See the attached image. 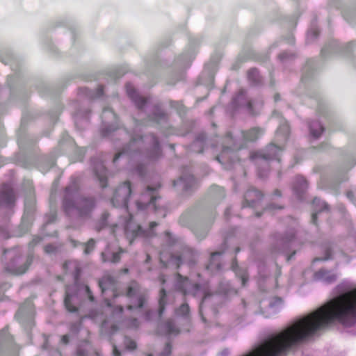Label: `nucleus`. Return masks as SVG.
Returning <instances> with one entry per match:
<instances>
[{"mask_svg":"<svg viewBox=\"0 0 356 356\" xmlns=\"http://www.w3.org/2000/svg\"><path fill=\"white\" fill-rule=\"evenodd\" d=\"M325 327V304L272 334L243 356H280L293 344Z\"/></svg>","mask_w":356,"mask_h":356,"instance_id":"obj_1","label":"nucleus"},{"mask_svg":"<svg viewBox=\"0 0 356 356\" xmlns=\"http://www.w3.org/2000/svg\"><path fill=\"white\" fill-rule=\"evenodd\" d=\"M131 192L130 183L126 181L116 189L111 200L114 207H124L123 215L120 217L115 227L116 228H121L123 230L130 243L133 242L136 237L140 236L145 237L151 236L152 235V229L157 225L155 222H152L149 225L150 229L145 231L143 230L140 226L133 220L134 214L127 207V202Z\"/></svg>","mask_w":356,"mask_h":356,"instance_id":"obj_2","label":"nucleus"},{"mask_svg":"<svg viewBox=\"0 0 356 356\" xmlns=\"http://www.w3.org/2000/svg\"><path fill=\"white\" fill-rule=\"evenodd\" d=\"M95 207V202L92 198L78 197L74 201L66 198L64 208L69 216H87Z\"/></svg>","mask_w":356,"mask_h":356,"instance_id":"obj_3","label":"nucleus"},{"mask_svg":"<svg viewBox=\"0 0 356 356\" xmlns=\"http://www.w3.org/2000/svg\"><path fill=\"white\" fill-rule=\"evenodd\" d=\"M147 296L145 289L141 288L136 282H131L127 290V296L130 301L128 309H141L146 302Z\"/></svg>","mask_w":356,"mask_h":356,"instance_id":"obj_4","label":"nucleus"},{"mask_svg":"<svg viewBox=\"0 0 356 356\" xmlns=\"http://www.w3.org/2000/svg\"><path fill=\"white\" fill-rule=\"evenodd\" d=\"M99 287L105 297V301L108 307H111L112 303L108 300V297L112 296L113 298L118 296L117 284L115 280L111 275H105L99 282Z\"/></svg>","mask_w":356,"mask_h":356,"instance_id":"obj_5","label":"nucleus"},{"mask_svg":"<svg viewBox=\"0 0 356 356\" xmlns=\"http://www.w3.org/2000/svg\"><path fill=\"white\" fill-rule=\"evenodd\" d=\"M176 288L184 294H191L194 296L204 294L198 284H192L188 278L183 277L179 274L177 275Z\"/></svg>","mask_w":356,"mask_h":356,"instance_id":"obj_6","label":"nucleus"},{"mask_svg":"<svg viewBox=\"0 0 356 356\" xmlns=\"http://www.w3.org/2000/svg\"><path fill=\"white\" fill-rule=\"evenodd\" d=\"M282 149L274 145L268 146L264 150L254 153L252 156V159L255 160L257 164H259V161L266 163L267 161L276 159L279 160V156Z\"/></svg>","mask_w":356,"mask_h":356,"instance_id":"obj_7","label":"nucleus"},{"mask_svg":"<svg viewBox=\"0 0 356 356\" xmlns=\"http://www.w3.org/2000/svg\"><path fill=\"white\" fill-rule=\"evenodd\" d=\"M155 189L148 187L146 192L142 195L141 200L136 203V207L138 211L143 210L147 205L152 207L155 211L157 207L155 203L156 196L155 195Z\"/></svg>","mask_w":356,"mask_h":356,"instance_id":"obj_8","label":"nucleus"},{"mask_svg":"<svg viewBox=\"0 0 356 356\" xmlns=\"http://www.w3.org/2000/svg\"><path fill=\"white\" fill-rule=\"evenodd\" d=\"M225 143H229L232 140L231 136L227 135L225 139ZM240 147L236 144L233 145V147H230L229 144H222V152L220 155L216 157V159L221 163L225 164L230 158V154L233 151L239 149Z\"/></svg>","mask_w":356,"mask_h":356,"instance_id":"obj_9","label":"nucleus"},{"mask_svg":"<svg viewBox=\"0 0 356 356\" xmlns=\"http://www.w3.org/2000/svg\"><path fill=\"white\" fill-rule=\"evenodd\" d=\"M102 119L105 126V130L104 131L105 135L116 129V127L113 124L117 122L116 115L111 109L106 108L103 111Z\"/></svg>","mask_w":356,"mask_h":356,"instance_id":"obj_10","label":"nucleus"},{"mask_svg":"<svg viewBox=\"0 0 356 356\" xmlns=\"http://www.w3.org/2000/svg\"><path fill=\"white\" fill-rule=\"evenodd\" d=\"M126 90L129 97L133 100V102L139 108H142L143 106L147 103V100L138 95L132 84L127 83L126 86Z\"/></svg>","mask_w":356,"mask_h":356,"instance_id":"obj_11","label":"nucleus"},{"mask_svg":"<svg viewBox=\"0 0 356 356\" xmlns=\"http://www.w3.org/2000/svg\"><path fill=\"white\" fill-rule=\"evenodd\" d=\"M337 278V274L325 269L319 270L314 274V279L316 280L322 281L327 284H330L335 282Z\"/></svg>","mask_w":356,"mask_h":356,"instance_id":"obj_12","label":"nucleus"},{"mask_svg":"<svg viewBox=\"0 0 356 356\" xmlns=\"http://www.w3.org/2000/svg\"><path fill=\"white\" fill-rule=\"evenodd\" d=\"M20 263L18 259L15 260L13 264L8 267V270L16 275L24 273L31 264V259H27L22 265Z\"/></svg>","mask_w":356,"mask_h":356,"instance_id":"obj_13","label":"nucleus"},{"mask_svg":"<svg viewBox=\"0 0 356 356\" xmlns=\"http://www.w3.org/2000/svg\"><path fill=\"white\" fill-rule=\"evenodd\" d=\"M261 192L254 188L248 190L244 196L245 203L249 207H254L256 201L261 200Z\"/></svg>","mask_w":356,"mask_h":356,"instance_id":"obj_14","label":"nucleus"},{"mask_svg":"<svg viewBox=\"0 0 356 356\" xmlns=\"http://www.w3.org/2000/svg\"><path fill=\"white\" fill-rule=\"evenodd\" d=\"M94 171L96 177L99 181L101 186L105 187L106 186L107 178L104 165L101 162L94 163Z\"/></svg>","mask_w":356,"mask_h":356,"instance_id":"obj_15","label":"nucleus"},{"mask_svg":"<svg viewBox=\"0 0 356 356\" xmlns=\"http://www.w3.org/2000/svg\"><path fill=\"white\" fill-rule=\"evenodd\" d=\"M194 182V177L191 175H187L175 181L174 185L175 186H180L184 191H188L193 186Z\"/></svg>","mask_w":356,"mask_h":356,"instance_id":"obj_16","label":"nucleus"},{"mask_svg":"<svg viewBox=\"0 0 356 356\" xmlns=\"http://www.w3.org/2000/svg\"><path fill=\"white\" fill-rule=\"evenodd\" d=\"M1 201L8 205H11L15 201V195L9 186H5L1 191Z\"/></svg>","mask_w":356,"mask_h":356,"instance_id":"obj_17","label":"nucleus"},{"mask_svg":"<svg viewBox=\"0 0 356 356\" xmlns=\"http://www.w3.org/2000/svg\"><path fill=\"white\" fill-rule=\"evenodd\" d=\"M220 254L221 253L219 252H215L211 254L209 264L207 266L208 270L213 273L220 270V264L219 261Z\"/></svg>","mask_w":356,"mask_h":356,"instance_id":"obj_18","label":"nucleus"},{"mask_svg":"<svg viewBox=\"0 0 356 356\" xmlns=\"http://www.w3.org/2000/svg\"><path fill=\"white\" fill-rule=\"evenodd\" d=\"M63 268L72 273L74 276V279L76 280L80 273V265L76 261H68L63 265Z\"/></svg>","mask_w":356,"mask_h":356,"instance_id":"obj_19","label":"nucleus"},{"mask_svg":"<svg viewBox=\"0 0 356 356\" xmlns=\"http://www.w3.org/2000/svg\"><path fill=\"white\" fill-rule=\"evenodd\" d=\"M263 133L264 131L261 129L255 127L246 132H243V137L246 141H254L260 137Z\"/></svg>","mask_w":356,"mask_h":356,"instance_id":"obj_20","label":"nucleus"},{"mask_svg":"<svg viewBox=\"0 0 356 356\" xmlns=\"http://www.w3.org/2000/svg\"><path fill=\"white\" fill-rule=\"evenodd\" d=\"M234 102L236 105L243 106L246 104L250 111L252 108V103L251 101L247 100L245 97V92L243 90H240L239 93L234 98Z\"/></svg>","mask_w":356,"mask_h":356,"instance_id":"obj_21","label":"nucleus"},{"mask_svg":"<svg viewBox=\"0 0 356 356\" xmlns=\"http://www.w3.org/2000/svg\"><path fill=\"white\" fill-rule=\"evenodd\" d=\"M324 129L318 121H314L309 124L310 135L314 138H318L323 133Z\"/></svg>","mask_w":356,"mask_h":356,"instance_id":"obj_22","label":"nucleus"},{"mask_svg":"<svg viewBox=\"0 0 356 356\" xmlns=\"http://www.w3.org/2000/svg\"><path fill=\"white\" fill-rule=\"evenodd\" d=\"M313 204L315 207L316 211L312 214V221L314 224H316V216L318 212L327 209V205L325 202L321 201L318 198H314L313 200Z\"/></svg>","mask_w":356,"mask_h":356,"instance_id":"obj_23","label":"nucleus"},{"mask_svg":"<svg viewBox=\"0 0 356 356\" xmlns=\"http://www.w3.org/2000/svg\"><path fill=\"white\" fill-rule=\"evenodd\" d=\"M74 296L70 293V289L67 288L66 289V296L65 298V305L66 309L71 312H74L77 310L76 307L74 305Z\"/></svg>","mask_w":356,"mask_h":356,"instance_id":"obj_24","label":"nucleus"},{"mask_svg":"<svg viewBox=\"0 0 356 356\" xmlns=\"http://www.w3.org/2000/svg\"><path fill=\"white\" fill-rule=\"evenodd\" d=\"M124 252V250L122 249H120V250L117 252H113L112 254H106L102 253V257L103 261H110L112 263H118L120 260V256L121 254Z\"/></svg>","mask_w":356,"mask_h":356,"instance_id":"obj_25","label":"nucleus"},{"mask_svg":"<svg viewBox=\"0 0 356 356\" xmlns=\"http://www.w3.org/2000/svg\"><path fill=\"white\" fill-rule=\"evenodd\" d=\"M159 315L161 316L164 310L165 305L166 304L165 298H166V293L164 289H161L159 294Z\"/></svg>","mask_w":356,"mask_h":356,"instance_id":"obj_26","label":"nucleus"},{"mask_svg":"<svg viewBox=\"0 0 356 356\" xmlns=\"http://www.w3.org/2000/svg\"><path fill=\"white\" fill-rule=\"evenodd\" d=\"M282 306V300L280 298H275L269 304L270 309L273 313L279 310Z\"/></svg>","mask_w":356,"mask_h":356,"instance_id":"obj_27","label":"nucleus"},{"mask_svg":"<svg viewBox=\"0 0 356 356\" xmlns=\"http://www.w3.org/2000/svg\"><path fill=\"white\" fill-rule=\"evenodd\" d=\"M248 79L254 83H258L260 81L259 72L256 69H251L248 73Z\"/></svg>","mask_w":356,"mask_h":356,"instance_id":"obj_28","label":"nucleus"},{"mask_svg":"<svg viewBox=\"0 0 356 356\" xmlns=\"http://www.w3.org/2000/svg\"><path fill=\"white\" fill-rule=\"evenodd\" d=\"M165 326L166 332L168 334L178 333V330L172 321H168V322H166Z\"/></svg>","mask_w":356,"mask_h":356,"instance_id":"obj_29","label":"nucleus"},{"mask_svg":"<svg viewBox=\"0 0 356 356\" xmlns=\"http://www.w3.org/2000/svg\"><path fill=\"white\" fill-rule=\"evenodd\" d=\"M189 312V307L187 304H183L181 307L176 311V313L179 316H186Z\"/></svg>","mask_w":356,"mask_h":356,"instance_id":"obj_30","label":"nucleus"},{"mask_svg":"<svg viewBox=\"0 0 356 356\" xmlns=\"http://www.w3.org/2000/svg\"><path fill=\"white\" fill-rule=\"evenodd\" d=\"M95 247V241L93 239H90L88 243L86 244L84 252L86 254H89Z\"/></svg>","mask_w":356,"mask_h":356,"instance_id":"obj_31","label":"nucleus"},{"mask_svg":"<svg viewBox=\"0 0 356 356\" xmlns=\"http://www.w3.org/2000/svg\"><path fill=\"white\" fill-rule=\"evenodd\" d=\"M297 180L298 181V183L300 184V186H296L295 188H296V191H298V190H303L306 188L307 186V181L306 180L300 177H298L297 178Z\"/></svg>","mask_w":356,"mask_h":356,"instance_id":"obj_32","label":"nucleus"},{"mask_svg":"<svg viewBox=\"0 0 356 356\" xmlns=\"http://www.w3.org/2000/svg\"><path fill=\"white\" fill-rule=\"evenodd\" d=\"M152 140L153 142L152 148L155 152V154L157 155L159 153V147L157 139L154 136H152Z\"/></svg>","mask_w":356,"mask_h":356,"instance_id":"obj_33","label":"nucleus"},{"mask_svg":"<svg viewBox=\"0 0 356 356\" xmlns=\"http://www.w3.org/2000/svg\"><path fill=\"white\" fill-rule=\"evenodd\" d=\"M125 345L127 348L129 350H134L136 347V342L129 339H126Z\"/></svg>","mask_w":356,"mask_h":356,"instance_id":"obj_34","label":"nucleus"},{"mask_svg":"<svg viewBox=\"0 0 356 356\" xmlns=\"http://www.w3.org/2000/svg\"><path fill=\"white\" fill-rule=\"evenodd\" d=\"M281 130H284V134H283L282 138H283V140H286V137H287V135H288V132H289L288 127H287L286 125H284V126H283L282 127H281V128L277 131V138L280 136V131H281Z\"/></svg>","mask_w":356,"mask_h":356,"instance_id":"obj_35","label":"nucleus"},{"mask_svg":"<svg viewBox=\"0 0 356 356\" xmlns=\"http://www.w3.org/2000/svg\"><path fill=\"white\" fill-rule=\"evenodd\" d=\"M82 289L84 291V292L86 293V294L88 296V297L89 300H90V301H93V300H94V297H93V296L92 295L91 291H90V290L89 287H88V286L85 285V286H82Z\"/></svg>","mask_w":356,"mask_h":356,"instance_id":"obj_36","label":"nucleus"},{"mask_svg":"<svg viewBox=\"0 0 356 356\" xmlns=\"http://www.w3.org/2000/svg\"><path fill=\"white\" fill-rule=\"evenodd\" d=\"M236 275L238 276H240L241 280V282H242V285L245 286V282L247 280L246 273L243 272V273H240L238 272H236Z\"/></svg>","mask_w":356,"mask_h":356,"instance_id":"obj_37","label":"nucleus"},{"mask_svg":"<svg viewBox=\"0 0 356 356\" xmlns=\"http://www.w3.org/2000/svg\"><path fill=\"white\" fill-rule=\"evenodd\" d=\"M44 250L47 253H51V252H53L55 250V248H54V247L53 245H48L45 246Z\"/></svg>","mask_w":356,"mask_h":356,"instance_id":"obj_38","label":"nucleus"},{"mask_svg":"<svg viewBox=\"0 0 356 356\" xmlns=\"http://www.w3.org/2000/svg\"><path fill=\"white\" fill-rule=\"evenodd\" d=\"M129 326L131 327H137L138 326V321L136 318L132 319Z\"/></svg>","mask_w":356,"mask_h":356,"instance_id":"obj_39","label":"nucleus"},{"mask_svg":"<svg viewBox=\"0 0 356 356\" xmlns=\"http://www.w3.org/2000/svg\"><path fill=\"white\" fill-rule=\"evenodd\" d=\"M290 240H282L281 243L283 246V249H282V252H285L286 251V248L288 247V243Z\"/></svg>","mask_w":356,"mask_h":356,"instance_id":"obj_40","label":"nucleus"},{"mask_svg":"<svg viewBox=\"0 0 356 356\" xmlns=\"http://www.w3.org/2000/svg\"><path fill=\"white\" fill-rule=\"evenodd\" d=\"M170 346L168 344L165 348V350H164V352L162 353V355H165V356H167L168 355H169L170 353Z\"/></svg>","mask_w":356,"mask_h":356,"instance_id":"obj_41","label":"nucleus"},{"mask_svg":"<svg viewBox=\"0 0 356 356\" xmlns=\"http://www.w3.org/2000/svg\"><path fill=\"white\" fill-rule=\"evenodd\" d=\"M129 151V149H124L123 151V152L122 153H120L118 154H117L115 158L113 159V162H116V161L118 159V158L122 154H124L125 152H127Z\"/></svg>","mask_w":356,"mask_h":356,"instance_id":"obj_42","label":"nucleus"},{"mask_svg":"<svg viewBox=\"0 0 356 356\" xmlns=\"http://www.w3.org/2000/svg\"><path fill=\"white\" fill-rule=\"evenodd\" d=\"M61 341L65 343V344H67L68 343V337L67 335H63L61 338Z\"/></svg>","mask_w":356,"mask_h":356,"instance_id":"obj_43","label":"nucleus"},{"mask_svg":"<svg viewBox=\"0 0 356 356\" xmlns=\"http://www.w3.org/2000/svg\"><path fill=\"white\" fill-rule=\"evenodd\" d=\"M122 307L121 306H118L117 307L114 311H113V313H122Z\"/></svg>","mask_w":356,"mask_h":356,"instance_id":"obj_44","label":"nucleus"},{"mask_svg":"<svg viewBox=\"0 0 356 356\" xmlns=\"http://www.w3.org/2000/svg\"><path fill=\"white\" fill-rule=\"evenodd\" d=\"M113 355L114 356H120V352L117 349L115 346H113Z\"/></svg>","mask_w":356,"mask_h":356,"instance_id":"obj_45","label":"nucleus"},{"mask_svg":"<svg viewBox=\"0 0 356 356\" xmlns=\"http://www.w3.org/2000/svg\"><path fill=\"white\" fill-rule=\"evenodd\" d=\"M280 59L284 60L288 58V55L286 53H282L280 55Z\"/></svg>","mask_w":356,"mask_h":356,"instance_id":"obj_46","label":"nucleus"},{"mask_svg":"<svg viewBox=\"0 0 356 356\" xmlns=\"http://www.w3.org/2000/svg\"><path fill=\"white\" fill-rule=\"evenodd\" d=\"M78 356H87L86 353L84 351H82L81 350H78Z\"/></svg>","mask_w":356,"mask_h":356,"instance_id":"obj_47","label":"nucleus"},{"mask_svg":"<svg viewBox=\"0 0 356 356\" xmlns=\"http://www.w3.org/2000/svg\"><path fill=\"white\" fill-rule=\"evenodd\" d=\"M229 354L228 350H225L221 353L222 356H227Z\"/></svg>","mask_w":356,"mask_h":356,"instance_id":"obj_48","label":"nucleus"},{"mask_svg":"<svg viewBox=\"0 0 356 356\" xmlns=\"http://www.w3.org/2000/svg\"><path fill=\"white\" fill-rule=\"evenodd\" d=\"M102 91H103L102 88H99L98 92H98V94H97L98 96H100L102 94Z\"/></svg>","mask_w":356,"mask_h":356,"instance_id":"obj_49","label":"nucleus"},{"mask_svg":"<svg viewBox=\"0 0 356 356\" xmlns=\"http://www.w3.org/2000/svg\"><path fill=\"white\" fill-rule=\"evenodd\" d=\"M160 280H161V283H162V284H164V283H165V279H164V277H163V275H161V276L160 277Z\"/></svg>","mask_w":356,"mask_h":356,"instance_id":"obj_50","label":"nucleus"},{"mask_svg":"<svg viewBox=\"0 0 356 356\" xmlns=\"http://www.w3.org/2000/svg\"><path fill=\"white\" fill-rule=\"evenodd\" d=\"M195 234H196V235H197V237H199V238H204V237L205 236V235H202H202L199 234V233H198L197 232L195 233Z\"/></svg>","mask_w":356,"mask_h":356,"instance_id":"obj_51","label":"nucleus"},{"mask_svg":"<svg viewBox=\"0 0 356 356\" xmlns=\"http://www.w3.org/2000/svg\"><path fill=\"white\" fill-rule=\"evenodd\" d=\"M70 191H71V188H70V187H67V188H66V193H67V194H70Z\"/></svg>","mask_w":356,"mask_h":356,"instance_id":"obj_52","label":"nucleus"},{"mask_svg":"<svg viewBox=\"0 0 356 356\" xmlns=\"http://www.w3.org/2000/svg\"><path fill=\"white\" fill-rule=\"evenodd\" d=\"M107 217H108V214H104V216H103V221L104 222L106 221Z\"/></svg>","mask_w":356,"mask_h":356,"instance_id":"obj_53","label":"nucleus"},{"mask_svg":"<svg viewBox=\"0 0 356 356\" xmlns=\"http://www.w3.org/2000/svg\"><path fill=\"white\" fill-rule=\"evenodd\" d=\"M314 37H316L318 35V32L316 31H313Z\"/></svg>","mask_w":356,"mask_h":356,"instance_id":"obj_54","label":"nucleus"},{"mask_svg":"<svg viewBox=\"0 0 356 356\" xmlns=\"http://www.w3.org/2000/svg\"><path fill=\"white\" fill-rule=\"evenodd\" d=\"M149 312H147V313L146 314V318H147V319H149Z\"/></svg>","mask_w":356,"mask_h":356,"instance_id":"obj_55","label":"nucleus"},{"mask_svg":"<svg viewBox=\"0 0 356 356\" xmlns=\"http://www.w3.org/2000/svg\"><path fill=\"white\" fill-rule=\"evenodd\" d=\"M149 259H150V257H149V255H147V260H146V261H148Z\"/></svg>","mask_w":356,"mask_h":356,"instance_id":"obj_56","label":"nucleus"},{"mask_svg":"<svg viewBox=\"0 0 356 356\" xmlns=\"http://www.w3.org/2000/svg\"><path fill=\"white\" fill-rule=\"evenodd\" d=\"M140 174H142V171L140 169L137 170Z\"/></svg>","mask_w":356,"mask_h":356,"instance_id":"obj_57","label":"nucleus"},{"mask_svg":"<svg viewBox=\"0 0 356 356\" xmlns=\"http://www.w3.org/2000/svg\"><path fill=\"white\" fill-rule=\"evenodd\" d=\"M199 143V140H197V141L195 142V144H194L193 145H197V143Z\"/></svg>","mask_w":356,"mask_h":356,"instance_id":"obj_58","label":"nucleus"},{"mask_svg":"<svg viewBox=\"0 0 356 356\" xmlns=\"http://www.w3.org/2000/svg\"><path fill=\"white\" fill-rule=\"evenodd\" d=\"M277 195H280V193L278 191H276Z\"/></svg>","mask_w":356,"mask_h":356,"instance_id":"obj_59","label":"nucleus"},{"mask_svg":"<svg viewBox=\"0 0 356 356\" xmlns=\"http://www.w3.org/2000/svg\"><path fill=\"white\" fill-rule=\"evenodd\" d=\"M216 188H218V189H219V190H221V188H219V187H218V186H216Z\"/></svg>","mask_w":356,"mask_h":356,"instance_id":"obj_60","label":"nucleus"}]
</instances>
